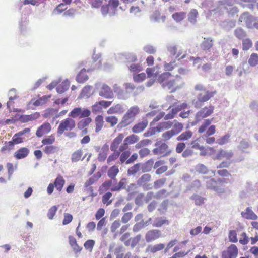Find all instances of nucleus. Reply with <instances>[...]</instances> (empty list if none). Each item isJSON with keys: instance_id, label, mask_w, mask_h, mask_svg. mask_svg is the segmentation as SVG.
Masks as SVG:
<instances>
[{"instance_id": "6", "label": "nucleus", "mask_w": 258, "mask_h": 258, "mask_svg": "<svg viewBox=\"0 0 258 258\" xmlns=\"http://www.w3.org/2000/svg\"><path fill=\"white\" fill-rule=\"evenodd\" d=\"M214 106L210 105L209 107H205L197 112L195 118L199 121L201 119L207 117L211 115L214 111Z\"/></svg>"}, {"instance_id": "9", "label": "nucleus", "mask_w": 258, "mask_h": 258, "mask_svg": "<svg viewBox=\"0 0 258 258\" xmlns=\"http://www.w3.org/2000/svg\"><path fill=\"white\" fill-rule=\"evenodd\" d=\"M254 18L250 15L248 12H244L239 17V21L240 22L245 21L246 26L249 28H253Z\"/></svg>"}, {"instance_id": "11", "label": "nucleus", "mask_w": 258, "mask_h": 258, "mask_svg": "<svg viewBox=\"0 0 258 258\" xmlns=\"http://www.w3.org/2000/svg\"><path fill=\"white\" fill-rule=\"evenodd\" d=\"M99 95L106 99H111L113 97V93L111 88L106 84L102 85Z\"/></svg>"}, {"instance_id": "35", "label": "nucleus", "mask_w": 258, "mask_h": 258, "mask_svg": "<svg viewBox=\"0 0 258 258\" xmlns=\"http://www.w3.org/2000/svg\"><path fill=\"white\" fill-rule=\"evenodd\" d=\"M248 63L251 67H255L258 64V54L253 53L248 59Z\"/></svg>"}, {"instance_id": "24", "label": "nucleus", "mask_w": 258, "mask_h": 258, "mask_svg": "<svg viewBox=\"0 0 258 258\" xmlns=\"http://www.w3.org/2000/svg\"><path fill=\"white\" fill-rule=\"evenodd\" d=\"M242 2L237 3L243 8H247L249 9H253L256 0H240Z\"/></svg>"}, {"instance_id": "61", "label": "nucleus", "mask_w": 258, "mask_h": 258, "mask_svg": "<svg viewBox=\"0 0 258 258\" xmlns=\"http://www.w3.org/2000/svg\"><path fill=\"white\" fill-rule=\"evenodd\" d=\"M241 238L239 239V242L242 245H246L249 242V238L247 236L246 233L243 232L241 234Z\"/></svg>"}, {"instance_id": "46", "label": "nucleus", "mask_w": 258, "mask_h": 258, "mask_svg": "<svg viewBox=\"0 0 258 258\" xmlns=\"http://www.w3.org/2000/svg\"><path fill=\"white\" fill-rule=\"evenodd\" d=\"M139 140V138L137 135L132 134L125 139V142H127L128 144H132L135 143H136Z\"/></svg>"}, {"instance_id": "48", "label": "nucleus", "mask_w": 258, "mask_h": 258, "mask_svg": "<svg viewBox=\"0 0 258 258\" xmlns=\"http://www.w3.org/2000/svg\"><path fill=\"white\" fill-rule=\"evenodd\" d=\"M165 224H168V221L166 219H163L162 218H159L156 220V221L153 224V226L156 227H160Z\"/></svg>"}, {"instance_id": "40", "label": "nucleus", "mask_w": 258, "mask_h": 258, "mask_svg": "<svg viewBox=\"0 0 258 258\" xmlns=\"http://www.w3.org/2000/svg\"><path fill=\"white\" fill-rule=\"evenodd\" d=\"M58 149L59 148L57 146L49 145L45 147L44 151L47 154H51L58 151Z\"/></svg>"}, {"instance_id": "1", "label": "nucleus", "mask_w": 258, "mask_h": 258, "mask_svg": "<svg viewBox=\"0 0 258 258\" xmlns=\"http://www.w3.org/2000/svg\"><path fill=\"white\" fill-rule=\"evenodd\" d=\"M139 112L140 109L138 106L135 105L131 107L124 114L118 126L120 127L126 126L134 120L135 116L139 113Z\"/></svg>"}, {"instance_id": "42", "label": "nucleus", "mask_w": 258, "mask_h": 258, "mask_svg": "<svg viewBox=\"0 0 258 258\" xmlns=\"http://www.w3.org/2000/svg\"><path fill=\"white\" fill-rule=\"evenodd\" d=\"M170 75L171 74L169 72L163 73L158 77L157 81L162 84L163 83L168 81L167 80L169 79Z\"/></svg>"}, {"instance_id": "36", "label": "nucleus", "mask_w": 258, "mask_h": 258, "mask_svg": "<svg viewBox=\"0 0 258 258\" xmlns=\"http://www.w3.org/2000/svg\"><path fill=\"white\" fill-rule=\"evenodd\" d=\"M172 18L177 22L183 20L185 17V13L183 12H176L172 14Z\"/></svg>"}, {"instance_id": "18", "label": "nucleus", "mask_w": 258, "mask_h": 258, "mask_svg": "<svg viewBox=\"0 0 258 258\" xmlns=\"http://www.w3.org/2000/svg\"><path fill=\"white\" fill-rule=\"evenodd\" d=\"M124 138L122 134H119L113 141L110 146V149L112 151L115 152L118 147V145L121 142Z\"/></svg>"}, {"instance_id": "58", "label": "nucleus", "mask_w": 258, "mask_h": 258, "mask_svg": "<svg viewBox=\"0 0 258 258\" xmlns=\"http://www.w3.org/2000/svg\"><path fill=\"white\" fill-rule=\"evenodd\" d=\"M55 141V138L53 135L49 136L48 138L42 140V143L44 145L52 144Z\"/></svg>"}, {"instance_id": "28", "label": "nucleus", "mask_w": 258, "mask_h": 258, "mask_svg": "<svg viewBox=\"0 0 258 258\" xmlns=\"http://www.w3.org/2000/svg\"><path fill=\"white\" fill-rule=\"evenodd\" d=\"M93 89L92 86H86L83 88L82 90L81 93L80 95L82 97H86V98H89L90 95L92 94L91 91Z\"/></svg>"}, {"instance_id": "41", "label": "nucleus", "mask_w": 258, "mask_h": 258, "mask_svg": "<svg viewBox=\"0 0 258 258\" xmlns=\"http://www.w3.org/2000/svg\"><path fill=\"white\" fill-rule=\"evenodd\" d=\"M178 48V45L175 44H169L167 46L168 51L173 56L176 55Z\"/></svg>"}, {"instance_id": "44", "label": "nucleus", "mask_w": 258, "mask_h": 258, "mask_svg": "<svg viewBox=\"0 0 258 258\" xmlns=\"http://www.w3.org/2000/svg\"><path fill=\"white\" fill-rule=\"evenodd\" d=\"M198 15V11L196 9H192L189 13L188 15V21L194 24L196 22V18Z\"/></svg>"}, {"instance_id": "17", "label": "nucleus", "mask_w": 258, "mask_h": 258, "mask_svg": "<svg viewBox=\"0 0 258 258\" xmlns=\"http://www.w3.org/2000/svg\"><path fill=\"white\" fill-rule=\"evenodd\" d=\"M242 217L247 219L256 220L257 216L253 212L251 208L247 207L245 211H242L241 213Z\"/></svg>"}, {"instance_id": "26", "label": "nucleus", "mask_w": 258, "mask_h": 258, "mask_svg": "<svg viewBox=\"0 0 258 258\" xmlns=\"http://www.w3.org/2000/svg\"><path fill=\"white\" fill-rule=\"evenodd\" d=\"M196 171L199 174H206L209 172L208 168L203 164L199 163L195 166Z\"/></svg>"}, {"instance_id": "23", "label": "nucleus", "mask_w": 258, "mask_h": 258, "mask_svg": "<svg viewBox=\"0 0 258 258\" xmlns=\"http://www.w3.org/2000/svg\"><path fill=\"white\" fill-rule=\"evenodd\" d=\"M65 180L61 176H58L55 179L54 182V185L57 190L59 191H61L64 184Z\"/></svg>"}, {"instance_id": "45", "label": "nucleus", "mask_w": 258, "mask_h": 258, "mask_svg": "<svg viewBox=\"0 0 258 258\" xmlns=\"http://www.w3.org/2000/svg\"><path fill=\"white\" fill-rule=\"evenodd\" d=\"M141 163H137L130 167L127 170V174L130 175H135L140 169Z\"/></svg>"}, {"instance_id": "7", "label": "nucleus", "mask_w": 258, "mask_h": 258, "mask_svg": "<svg viewBox=\"0 0 258 258\" xmlns=\"http://www.w3.org/2000/svg\"><path fill=\"white\" fill-rule=\"evenodd\" d=\"M154 155H160L161 157L168 156L171 150L168 149V146L165 143H162L158 147L153 150Z\"/></svg>"}, {"instance_id": "33", "label": "nucleus", "mask_w": 258, "mask_h": 258, "mask_svg": "<svg viewBox=\"0 0 258 258\" xmlns=\"http://www.w3.org/2000/svg\"><path fill=\"white\" fill-rule=\"evenodd\" d=\"M190 199L192 200L195 201V203L196 205L199 206L204 204L205 203V201L206 200V198L197 194L193 195L191 197Z\"/></svg>"}, {"instance_id": "32", "label": "nucleus", "mask_w": 258, "mask_h": 258, "mask_svg": "<svg viewBox=\"0 0 258 258\" xmlns=\"http://www.w3.org/2000/svg\"><path fill=\"white\" fill-rule=\"evenodd\" d=\"M92 121V119L90 117H87L80 120L77 124L78 128L79 130L83 129L84 127L88 125Z\"/></svg>"}, {"instance_id": "64", "label": "nucleus", "mask_w": 258, "mask_h": 258, "mask_svg": "<svg viewBox=\"0 0 258 258\" xmlns=\"http://www.w3.org/2000/svg\"><path fill=\"white\" fill-rule=\"evenodd\" d=\"M73 219V216L71 214L69 213H65L64 214V219L62 221L63 225H67L70 223Z\"/></svg>"}, {"instance_id": "3", "label": "nucleus", "mask_w": 258, "mask_h": 258, "mask_svg": "<svg viewBox=\"0 0 258 258\" xmlns=\"http://www.w3.org/2000/svg\"><path fill=\"white\" fill-rule=\"evenodd\" d=\"M75 121L73 119L68 118L62 120L58 127L57 134L58 136H61L65 130H72L75 126Z\"/></svg>"}, {"instance_id": "57", "label": "nucleus", "mask_w": 258, "mask_h": 258, "mask_svg": "<svg viewBox=\"0 0 258 258\" xmlns=\"http://www.w3.org/2000/svg\"><path fill=\"white\" fill-rule=\"evenodd\" d=\"M114 92L117 93L120 98H124V92L119 87L115 84L113 86Z\"/></svg>"}, {"instance_id": "14", "label": "nucleus", "mask_w": 258, "mask_h": 258, "mask_svg": "<svg viewBox=\"0 0 258 258\" xmlns=\"http://www.w3.org/2000/svg\"><path fill=\"white\" fill-rule=\"evenodd\" d=\"M233 152L231 150L227 151L221 149L218 151L216 154V159L221 160L225 158L226 159L229 160L233 157Z\"/></svg>"}, {"instance_id": "20", "label": "nucleus", "mask_w": 258, "mask_h": 258, "mask_svg": "<svg viewBox=\"0 0 258 258\" xmlns=\"http://www.w3.org/2000/svg\"><path fill=\"white\" fill-rule=\"evenodd\" d=\"M148 121L143 120L136 124L132 128V131L135 133H139L142 132L147 126Z\"/></svg>"}, {"instance_id": "21", "label": "nucleus", "mask_w": 258, "mask_h": 258, "mask_svg": "<svg viewBox=\"0 0 258 258\" xmlns=\"http://www.w3.org/2000/svg\"><path fill=\"white\" fill-rule=\"evenodd\" d=\"M154 160L151 159L148 160L144 164H141V168L143 173H146L152 170Z\"/></svg>"}, {"instance_id": "51", "label": "nucleus", "mask_w": 258, "mask_h": 258, "mask_svg": "<svg viewBox=\"0 0 258 258\" xmlns=\"http://www.w3.org/2000/svg\"><path fill=\"white\" fill-rule=\"evenodd\" d=\"M57 210V207L56 206H53L51 207L48 210L47 213V217L48 218L52 220L53 219L54 216H55L56 212Z\"/></svg>"}, {"instance_id": "30", "label": "nucleus", "mask_w": 258, "mask_h": 258, "mask_svg": "<svg viewBox=\"0 0 258 258\" xmlns=\"http://www.w3.org/2000/svg\"><path fill=\"white\" fill-rule=\"evenodd\" d=\"M192 136V132L191 131H187L182 133L176 138L177 141H186L190 139Z\"/></svg>"}, {"instance_id": "10", "label": "nucleus", "mask_w": 258, "mask_h": 258, "mask_svg": "<svg viewBox=\"0 0 258 258\" xmlns=\"http://www.w3.org/2000/svg\"><path fill=\"white\" fill-rule=\"evenodd\" d=\"M161 232L157 229H153L148 231L145 235V239L147 242H150L155 240L161 236Z\"/></svg>"}, {"instance_id": "16", "label": "nucleus", "mask_w": 258, "mask_h": 258, "mask_svg": "<svg viewBox=\"0 0 258 258\" xmlns=\"http://www.w3.org/2000/svg\"><path fill=\"white\" fill-rule=\"evenodd\" d=\"M213 45V40L211 37L204 38V40L200 45L201 48L204 51H210Z\"/></svg>"}, {"instance_id": "52", "label": "nucleus", "mask_w": 258, "mask_h": 258, "mask_svg": "<svg viewBox=\"0 0 258 258\" xmlns=\"http://www.w3.org/2000/svg\"><path fill=\"white\" fill-rule=\"evenodd\" d=\"M81 113V108L78 107L73 109L69 114V116H71L73 118H76L78 116H80Z\"/></svg>"}, {"instance_id": "56", "label": "nucleus", "mask_w": 258, "mask_h": 258, "mask_svg": "<svg viewBox=\"0 0 258 258\" xmlns=\"http://www.w3.org/2000/svg\"><path fill=\"white\" fill-rule=\"evenodd\" d=\"M229 241L232 242H237L238 239L237 238V233L235 230H230L229 233Z\"/></svg>"}, {"instance_id": "34", "label": "nucleus", "mask_w": 258, "mask_h": 258, "mask_svg": "<svg viewBox=\"0 0 258 258\" xmlns=\"http://www.w3.org/2000/svg\"><path fill=\"white\" fill-rule=\"evenodd\" d=\"M174 122L175 123L172 125L173 128H172L171 130L173 131L174 133H175V135H177L182 130L183 128V125L181 123L177 122L176 120H174L173 121V123Z\"/></svg>"}, {"instance_id": "54", "label": "nucleus", "mask_w": 258, "mask_h": 258, "mask_svg": "<svg viewBox=\"0 0 258 258\" xmlns=\"http://www.w3.org/2000/svg\"><path fill=\"white\" fill-rule=\"evenodd\" d=\"M106 122L110 123L111 126L116 125L118 122V119L114 116H107L105 118Z\"/></svg>"}, {"instance_id": "38", "label": "nucleus", "mask_w": 258, "mask_h": 258, "mask_svg": "<svg viewBox=\"0 0 258 258\" xmlns=\"http://www.w3.org/2000/svg\"><path fill=\"white\" fill-rule=\"evenodd\" d=\"M126 179L125 178H122L118 183V185L112 187L111 188V190L112 191H116L120 190L121 189L124 188V185L126 183Z\"/></svg>"}, {"instance_id": "19", "label": "nucleus", "mask_w": 258, "mask_h": 258, "mask_svg": "<svg viewBox=\"0 0 258 258\" xmlns=\"http://www.w3.org/2000/svg\"><path fill=\"white\" fill-rule=\"evenodd\" d=\"M86 70L82 69L77 74L76 80L79 83H83L89 79L88 76L86 74Z\"/></svg>"}, {"instance_id": "55", "label": "nucleus", "mask_w": 258, "mask_h": 258, "mask_svg": "<svg viewBox=\"0 0 258 258\" xmlns=\"http://www.w3.org/2000/svg\"><path fill=\"white\" fill-rule=\"evenodd\" d=\"M165 181V178H162L157 180L154 182V185L153 186L155 189H157L161 187L164 184Z\"/></svg>"}, {"instance_id": "50", "label": "nucleus", "mask_w": 258, "mask_h": 258, "mask_svg": "<svg viewBox=\"0 0 258 258\" xmlns=\"http://www.w3.org/2000/svg\"><path fill=\"white\" fill-rule=\"evenodd\" d=\"M252 46V43L250 39H245L243 40L242 49L243 50H248Z\"/></svg>"}, {"instance_id": "15", "label": "nucleus", "mask_w": 258, "mask_h": 258, "mask_svg": "<svg viewBox=\"0 0 258 258\" xmlns=\"http://www.w3.org/2000/svg\"><path fill=\"white\" fill-rule=\"evenodd\" d=\"M29 150L26 147H22L16 151L14 157L17 159H21L26 157L29 153Z\"/></svg>"}, {"instance_id": "47", "label": "nucleus", "mask_w": 258, "mask_h": 258, "mask_svg": "<svg viewBox=\"0 0 258 258\" xmlns=\"http://www.w3.org/2000/svg\"><path fill=\"white\" fill-rule=\"evenodd\" d=\"M142 238L141 234H138L133 238H131L130 240L131 241V247L132 248H134L139 242Z\"/></svg>"}, {"instance_id": "59", "label": "nucleus", "mask_w": 258, "mask_h": 258, "mask_svg": "<svg viewBox=\"0 0 258 258\" xmlns=\"http://www.w3.org/2000/svg\"><path fill=\"white\" fill-rule=\"evenodd\" d=\"M130 154L131 152L129 151H124L122 153L120 157V161H121V163H124L127 160V158L129 157Z\"/></svg>"}, {"instance_id": "12", "label": "nucleus", "mask_w": 258, "mask_h": 258, "mask_svg": "<svg viewBox=\"0 0 258 258\" xmlns=\"http://www.w3.org/2000/svg\"><path fill=\"white\" fill-rule=\"evenodd\" d=\"M51 128V127L49 123H44L38 127L36 131V135L38 137H41L43 135L48 133Z\"/></svg>"}, {"instance_id": "49", "label": "nucleus", "mask_w": 258, "mask_h": 258, "mask_svg": "<svg viewBox=\"0 0 258 258\" xmlns=\"http://www.w3.org/2000/svg\"><path fill=\"white\" fill-rule=\"evenodd\" d=\"M234 34L238 39H242L246 36L245 31L241 28H238L234 31Z\"/></svg>"}, {"instance_id": "37", "label": "nucleus", "mask_w": 258, "mask_h": 258, "mask_svg": "<svg viewBox=\"0 0 258 258\" xmlns=\"http://www.w3.org/2000/svg\"><path fill=\"white\" fill-rule=\"evenodd\" d=\"M230 136H231L229 134H227L221 137L219 139H217L216 140V143L220 145H223L225 144H227L229 141Z\"/></svg>"}, {"instance_id": "43", "label": "nucleus", "mask_w": 258, "mask_h": 258, "mask_svg": "<svg viewBox=\"0 0 258 258\" xmlns=\"http://www.w3.org/2000/svg\"><path fill=\"white\" fill-rule=\"evenodd\" d=\"M249 147V143L245 139H242L239 143L238 148L243 152H247L245 150Z\"/></svg>"}, {"instance_id": "29", "label": "nucleus", "mask_w": 258, "mask_h": 258, "mask_svg": "<svg viewBox=\"0 0 258 258\" xmlns=\"http://www.w3.org/2000/svg\"><path fill=\"white\" fill-rule=\"evenodd\" d=\"M70 83L68 80L64 81L62 84L58 86L56 88V91L58 93H62L67 90L69 88Z\"/></svg>"}, {"instance_id": "53", "label": "nucleus", "mask_w": 258, "mask_h": 258, "mask_svg": "<svg viewBox=\"0 0 258 258\" xmlns=\"http://www.w3.org/2000/svg\"><path fill=\"white\" fill-rule=\"evenodd\" d=\"M145 227V226L143 224V220H141L140 222H138L134 225L133 227V231L134 232H138Z\"/></svg>"}, {"instance_id": "4", "label": "nucleus", "mask_w": 258, "mask_h": 258, "mask_svg": "<svg viewBox=\"0 0 258 258\" xmlns=\"http://www.w3.org/2000/svg\"><path fill=\"white\" fill-rule=\"evenodd\" d=\"M181 79L180 76L177 75L175 79L168 80L162 84V87L167 90L171 89L170 92L172 93L181 87V85L177 84V81Z\"/></svg>"}, {"instance_id": "31", "label": "nucleus", "mask_w": 258, "mask_h": 258, "mask_svg": "<svg viewBox=\"0 0 258 258\" xmlns=\"http://www.w3.org/2000/svg\"><path fill=\"white\" fill-rule=\"evenodd\" d=\"M119 172V169L116 166H112L108 171V176L112 179H115L116 176Z\"/></svg>"}, {"instance_id": "5", "label": "nucleus", "mask_w": 258, "mask_h": 258, "mask_svg": "<svg viewBox=\"0 0 258 258\" xmlns=\"http://www.w3.org/2000/svg\"><path fill=\"white\" fill-rule=\"evenodd\" d=\"M202 179H207L206 181V186L207 189L213 190L218 193L224 192V189L217 185V182L214 178H208L206 176H203Z\"/></svg>"}, {"instance_id": "60", "label": "nucleus", "mask_w": 258, "mask_h": 258, "mask_svg": "<svg viewBox=\"0 0 258 258\" xmlns=\"http://www.w3.org/2000/svg\"><path fill=\"white\" fill-rule=\"evenodd\" d=\"M175 135V133H174L173 131L169 130L167 131L166 132L164 133L162 137L165 140H169L172 137Z\"/></svg>"}, {"instance_id": "25", "label": "nucleus", "mask_w": 258, "mask_h": 258, "mask_svg": "<svg viewBox=\"0 0 258 258\" xmlns=\"http://www.w3.org/2000/svg\"><path fill=\"white\" fill-rule=\"evenodd\" d=\"M164 247L165 245L162 243L156 244L154 246L149 245L147 248L146 251H150L151 252L154 253L157 251L162 250Z\"/></svg>"}, {"instance_id": "22", "label": "nucleus", "mask_w": 258, "mask_h": 258, "mask_svg": "<svg viewBox=\"0 0 258 258\" xmlns=\"http://www.w3.org/2000/svg\"><path fill=\"white\" fill-rule=\"evenodd\" d=\"M220 25L225 30H229L235 26L236 21L234 20H226L221 22Z\"/></svg>"}, {"instance_id": "8", "label": "nucleus", "mask_w": 258, "mask_h": 258, "mask_svg": "<svg viewBox=\"0 0 258 258\" xmlns=\"http://www.w3.org/2000/svg\"><path fill=\"white\" fill-rule=\"evenodd\" d=\"M238 254V248L234 244H231L227 250L222 252L221 258H236Z\"/></svg>"}, {"instance_id": "63", "label": "nucleus", "mask_w": 258, "mask_h": 258, "mask_svg": "<svg viewBox=\"0 0 258 258\" xmlns=\"http://www.w3.org/2000/svg\"><path fill=\"white\" fill-rule=\"evenodd\" d=\"M143 50L149 54H154L156 52V49L152 45H147L143 47Z\"/></svg>"}, {"instance_id": "2", "label": "nucleus", "mask_w": 258, "mask_h": 258, "mask_svg": "<svg viewBox=\"0 0 258 258\" xmlns=\"http://www.w3.org/2000/svg\"><path fill=\"white\" fill-rule=\"evenodd\" d=\"M151 180V176L149 174H144L137 181V185L143 188L144 191L151 190L153 188V185L149 183Z\"/></svg>"}, {"instance_id": "62", "label": "nucleus", "mask_w": 258, "mask_h": 258, "mask_svg": "<svg viewBox=\"0 0 258 258\" xmlns=\"http://www.w3.org/2000/svg\"><path fill=\"white\" fill-rule=\"evenodd\" d=\"M151 143V141L150 140H149V139L143 140L141 141L138 143L136 145V148L139 149L144 146H146V145H148L149 144H150Z\"/></svg>"}, {"instance_id": "27", "label": "nucleus", "mask_w": 258, "mask_h": 258, "mask_svg": "<svg viewBox=\"0 0 258 258\" xmlns=\"http://www.w3.org/2000/svg\"><path fill=\"white\" fill-rule=\"evenodd\" d=\"M95 132L98 133L101 130L103 125V117L102 115H98L95 118Z\"/></svg>"}, {"instance_id": "39", "label": "nucleus", "mask_w": 258, "mask_h": 258, "mask_svg": "<svg viewBox=\"0 0 258 258\" xmlns=\"http://www.w3.org/2000/svg\"><path fill=\"white\" fill-rule=\"evenodd\" d=\"M82 155V152L81 150H78L74 152L71 157L72 162H77L80 160Z\"/></svg>"}, {"instance_id": "13", "label": "nucleus", "mask_w": 258, "mask_h": 258, "mask_svg": "<svg viewBox=\"0 0 258 258\" xmlns=\"http://www.w3.org/2000/svg\"><path fill=\"white\" fill-rule=\"evenodd\" d=\"M216 93L215 91L210 92L209 91H206L204 93H201L197 95V100L201 101V102H205L208 101L211 98L214 96Z\"/></svg>"}]
</instances>
